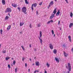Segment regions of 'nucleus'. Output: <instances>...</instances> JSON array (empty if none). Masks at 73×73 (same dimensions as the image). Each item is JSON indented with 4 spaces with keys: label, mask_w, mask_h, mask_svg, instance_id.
Listing matches in <instances>:
<instances>
[{
    "label": "nucleus",
    "mask_w": 73,
    "mask_h": 73,
    "mask_svg": "<svg viewBox=\"0 0 73 73\" xmlns=\"http://www.w3.org/2000/svg\"><path fill=\"white\" fill-rule=\"evenodd\" d=\"M3 53H6V50H3L2 51Z\"/></svg>",
    "instance_id": "nucleus-27"
},
{
    "label": "nucleus",
    "mask_w": 73,
    "mask_h": 73,
    "mask_svg": "<svg viewBox=\"0 0 73 73\" xmlns=\"http://www.w3.org/2000/svg\"><path fill=\"white\" fill-rule=\"evenodd\" d=\"M35 63H33V64H32V65H33V66H34V65H35Z\"/></svg>",
    "instance_id": "nucleus-50"
},
{
    "label": "nucleus",
    "mask_w": 73,
    "mask_h": 73,
    "mask_svg": "<svg viewBox=\"0 0 73 73\" xmlns=\"http://www.w3.org/2000/svg\"><path fill=\"white\" fill-rule=\"evenodd\" d=\"M60 24V21H58V25H59V24Z\"/></svg>",
    "instance_id": "nucleus-42"
},
{
    "label": "nucleus",
    "mask_w": 73,
    "mask_h": 73,
    "mask_svg": "<svg viewBox=\"0 0 73 73\" xmlns=\"http://www.w3.org/2000/svg\"><path fill=\"white\" fill-rule=\"evenodd\" d=\"M71 51H72V52H73V47L71 49Z\"/></svg>",
    "instance_id": "nucleus-46"
},
{
    "label": "nucleus",
    "mask_w": 73,
    "mask_h": 73,
    "mask_svg": "<svg viewBox=\"0 0 73 73\" xmlns=\"http://www.w3.org/2000/svg\"><path fill=\"white\" fill-rule=\"evenodd\" d=\"M32 60L30 58V61H31Z\"/></svg>",
    "instance_id": "nucleus-55"
},
{
    "label": "nucleus",
    "mask_w": 73,
    "mask_h": 73,
    "mask_svg": "<svg viewBox=\"0 0 73 73\" xmlns=\"http://www.w3.org/2000/svg\"><path fill=\"white\" fill-rule=\"evenodd\" d=\"M57 1L56 0H55V1Z\"/></svg>",
    "instance_id": "nucleus-57"
},
{
    "label": "nucleus",
    "mask_w": 73,
    "mask_h": 73,
    "mask_svg": "<svg viewBox=\"0 0 73 73\" xmlns=\"http://www.w3.org/2000/svg\"><path fill=\"white\" fill-rule=\"evenodd\" d=\"M11 9L10 8H7L6 9V11H5V12H11Z\"/></svg>",
    "instance_id": "nucleus-3"
},
{
    "label": "nucleus",
    "mask_w": 73,
    "mask_h": 73,
    "mask_svg": "<svg viewBox=\"0 0 73 73\" xmlns=\"http://www.w3.org/2000/svg\"><path fill=\"white\" fill-rule=\"evenodd\" d=\"M59 15H60V10H59L58 11V12H57L56 14V16H59Z\"/></svg>",
    "instance_id": "nucleus-16"
},
{
    "label": "nucleus",
    "mask_w": 73,
    "mask_h": 73,
    "mask_svg": "<svg viewBox=\"0 0 73 73\" xmlns=\"http://www.w3.org/2000/svg\"><path fill=\"white\" fill-rule=\"evenodd\" d=\"M17 68H16L15 69V72L16 73H17Z\"/></svg>",
    "instance_id": "nucleus-25"
},
{
    "label": "nucleus",
    "mask_w": 73,
    "mask_h": 73,
    "mask_svg": "<svg viewBox=\"0 0 73 73\" xmlns=\"http://www.w3.org/2000/svg\"><path fill=\"white\" fill-rule=\"evenodd\" d=\"M31 9L32 11H33V5H32L31 6Z\"/></svg>",
    "instance_id": "nucleus-30"
},
{
    "label": "nucleus",
    "mask_w": 73,
    "mask_h": 73,
    "mask_svg": "<svg viewBox=\"0 0 73 73\" xmlns=\"http://www.w3.org/2000/svg\"><path fill=\"white\" fill-rule=\"evenodd\" d=\"M32 5H33V6L34 7H37V3H34L32 4Z\"/></svg>",
    "instance_id": "nucleus-13"
},
{
    "label": "nucleus",
    "mask_w": 73,
    "mask_h": 73,
    "mask_svg": "<svg viewBox=\"0 0 73 73\" xmlns=\"http://www.w3.org/2000/svg\"><path fill=\"white\" fill-rule=\"evenodd\" d=\"M50 21V23H53V21L52 20H51Z\"/></svg>",
    "instance_id": "nucleus-37"
},
{
    "label": "nucleus",
    "mask_w": 73,
    "mask_h": 73,
    "mask_svg": "<svg viewBox=\"0 0 73 73\" xmlns=\"http://www.w3.org/2000/svg\"><path fill=\"white\" fill-rule=\"evenodd\" d=\"M46 65L48 68H49V67L50 66V64H49L48 62L46 63Z\"/></svg>",
    "instance_id": "nucleus-20"
},
{
    "label": "nucleus",
    "mask_w": 73,
    "mask_h": 73,
    "mask_svg": "<svg viewBox=\"0 0 73 73\" xmlns=\"http://www.w3.org/2000/svg\"><path fill=\"white\" fill-rule=\"evenodd\" d=\"M9 57H7L6 58V60H9Z\"/></svg>",
    "instance_id": "nucleus-28"
},
{
    "label": "nucleus",
    "mask_w": 73,
    "mask_h": 73,
    "mask_svg": "<svg viewBox=\"0 0 73 73\" xmlns=\"http://www.w3.org/2000/svg\"><path fill=\"white\" fill-rule=\"evenodd\" d=\"M17 9H19V11H20L21 10V9L19 7H18Z\"/></svg>",
    "instance_id": "nucleus-33"
},
{
    "label": "nucleus",
    "mask_w": 73,
    "mask_h": 73,
    "mask_svg": "<svg viewBox=\"0 0 73 73\" xmlns=\"http://www.w3.org/2000/svg\"><path fill=\"white\" fill-rule=\"evenodd\" d=\"M29 27L30 28H31L32 27V25L31 24H30L29 25Z\"/></svg>",
    "instance_id": "nucleus-34"
},
{
    "label": "nucleus",
    "mask_w": 73,
    "mask_h": 73,
    "mask_svg": "<svg viewBox=\"0 0 73 73\" xmlns=\"http://www.w3.org/2000/svg\"><path fill=\"white\" fill-rule=\"evenodd\" d=\"M57 51L56 49L54 50L53 51V52L54 53V54H56V53H57Z\"/></svg>",
    "instance_id": "nucleus-15"
},
{
    "label": "nucleus",
    "mask_w": 73,
    "mask_h": 73,
    "mask_svg": "<svg viewBox=\"0 0 73 73\" xmlns=\"http://www.w3.org/2000/svg\"><path fill=\"white\" fill-rule=\"evenodd\" d=\"M2 3L3 5L5 4V0H2Z\"/></svg>",
    "instance_id": "nucleus-11"
},
{
    "label": "nucleus",
    "mask_w": 73,
    "mask_h": 73,
    "mask_svg": "<svg viewBox=\"0 0 73 73\" xmlns=\"http://www.w3.org/2000/svg\"><path fill=\"white\" fill-rule=\"evenodd\" d=\"M64 46H65L64 45H63Z\"/></svg>",
    "instance_id": "nucleus-61"
},
{
    "label": "nucleus",
    "mask_w": 73,
    "mask_h": 73,
    "mask_svg": "<svg viewBox=\"0 0 73 73\" xmlns=\"http://www.w3.org/2000/svg\"><path fill=\"white\" fill-rule=\"evenodd\" d=\"M70 70H69V71H68V72H67V73H70Z\"/></svg>",
    "instance_id": "nucleus-48"
},
{
    "label": "nucleus",
    "mask_w": 73,
    "mask_h": 73,
    "mask_svg": "<svg viewBox=\"0 0 73 73\" xmlns=\"http://www.w3.org/2000/svg\"><path fill=\"white\" fill-rule=\"evenodd\" d=\"M50 23V21H48L47 23V24H49V23Z\"/></svg>",
    "instance_id": "nucleus-40"
},
{
    "label": "nucleus",
    "mask_w": 73,
    "mask_h": 73,
    "mask_svg": "<svg viewBox=\"0 0 73 73\" xmlns=\"http://www.w3.org/2000/svg\"><path fill=\"white\" fill-rule=\"evenodd\" d=\"M53 5V1H51L50 3L49 7H50V5Z\"/></svg>",
    "instance_id": "nucleus-8"
},
{
    "label": "nucleus",
    "mask_w": 73,
    "mask_h": 73,
    "mask_svg": "<svg viewBox=\"0 0 73 73\" xmlns=\"http://www.w3.org/2000/svg\"><path fill=\"white\" fill-rule=\"evenodd\" d=\"M55 15L54 14H53V13L52 14L51 16L50 17V19H52L53 17H55Z\"/></svg>",
    "instance_id": "nucleus-6"
},
{
    "label": "nucleus",
    "mask_w": 73,
    "mask_h": 73,
    "mask_svg": "<svg viewBox=\"0 0 73 73\" xmlns=\"http://www.w3.org/2000/svg\"><path fill=\"white\" fill-rule=\"evenodd\" d=\"M11 60H13V58H11Z\"/></svg>",
    "instance_id": "nucleus-56"
},
{
    "label": "nucleus",
    "mask_w": 73,
    "mask_h": 73,
    "mask_svg": "<svg viewBox=\"0 0 73 73\" xmlns=\"http://www.w3.org/2000/svg\"><path fill=\"white\" fill-rule=\"evenodd\" d=\"M9 19V17L8 16H6L5 17V20H8Z\"/></svg>",
    "instance_id": "nucleus-23"
},
{
    "label": "nucleus",
    "mask_w": 73,
    "mask_h": 73,
    "mask_svg": "<svg viewBox=\"0 0 73 73\" xmlns=\"http://www.w3.org/2000/svg\"><path fill=\"white\" fill-rule=\"evenodd\" d=\"M65 1L67 3H68V0H65Z\"/></svg>",
    "instance_id": "nucleus-41"
},
{
    "label": "nucleus",
    "mask_w": 73,
    "mask_h": 73,
    "mask_svg": "<svg viewBox=\"0 0 73 73\" xmlns=\"http://www.w3.org/2000/svg\"><path fill=\"white\" fill-rule=\"evenodd\" d=\"M70 16L71 17H73V13H72V12H70Z\"/></svg>",
    "instance_id": "nucleus-22"
},
{
    "label": "nucleus",
    "mask_w": 73,
    "mask_h": 73,
    "mask_svg": "<svg viewBox=\"0 0 73 73\" xmlns=\"http://www.w3.org/2000/svg\"><path fill=\"white\" fill-rule=\"evenodd\" d=\"M21 47L23 50H24V49H25V48H24V47L23 46H21Z\"/></svg>",
    "instance_id": "nucleus-26"
},
{
    "label": "nucleus",
    "mask_w": 73,
    "mask_h": 73,
    "mask_svg": "<svg viewBox=\"0 0 73 73\" xmlns=\"http://www.w3.org/2000/svg\"><path fill=\"white\" fill-rule=\"evenodd\" d=\"M35 65L36 66H40V62L38 61L36 62Z\"/></svg>",
    "instance_id": "nucleus-7"
},
{
    "label": "nucleus",
    "mask_w": 73,
    "mask_h": 73,
    "mask_svg": "<svg viewBox=\"0 0 73 73\" xmlns=\"http://www.w3.org/2000/svg\"><path fill=\"white\" fill-rule=\"evenodd\" d=\"M16 63V61L15 60H14L13 61V64L15 65Z\"/></svg>",
    "instance_id": "nucleus-29"
},
{
    "label": "nucleus",
    "mask_w": 73,
    "mask_h": 73,
    "mask_svg": "<svg viewBox=\"0 0 73 73\" xmlns=\"http://www.w3.org/2000/svg\"><path fill=\"white\" fill-rule=\"evenodd\" d=\"M8 67L9 68H11V66L9 64L8 65Z\"/></svg>",
    "instance_id": "nucleus-38"
},
{
    "label": "nucleus",
    "mask_w": 73,
    "mask_h": 73,
    "mask_svg": "<svg viewBox=\"0 0 73 73\" xmlns=\"http://www.w3.org/2000/svg\"><path fill=\"white\" fill-rule=\"evenodd\" d=\"M50 48L51 49H53V45H52V44L50 43L49 45Z\"/></svg>",
    "instance_id": "nucleus-5"
},
{
    "label": "nucleus",
    "mask_w": 73,
    "mask_h": 73,
    "mask_svg": "<svg viewBox=\"0 0 73 73\" xmlns=\"http://www.w3.org/2000/svg\"><path fill=\"white\" fill-rule=\"evenodd\" d=\"M25 3H26L27 4H28V3H29L27 1H26V0H25Z\"/></svg>",
    "instance_id": "nucleus-31"
},
{
    "label": "nucleus",
    "mask_w": 73,
    "mask_h": 73,
    "mask_svg": "<svg viewBox=\"0 0 73 73\" xmlns=\"http://www.w3.org/2000/svg\"><path fill=\"white\" fill-rule=\"evenodd\" d=\"M51 32H52V35H54V31H53V30H52Z\"/></svg>",
    "instance_id": "nucleus-32"
},
{
    "label": "nucleus",
    "mask_w": 73,
    "mask_h": 73,
    "mask_svg": "<svg viewBox=\"0 0 73 73\" xmlns=\"http://www.w3.org/2000/svg\"><path fill=\"white\" fill-rule=\"evenodd\" d=\"M20 33L21 34H22V32H20Z\"/></svg>",
    "instance_id": "nucleus-53"
},
{
    "label": "nucleus",
    "mask_w": 73,
    "mask_h": 73,
    "mask_svg": "<svg viewBox=\"0 0 73 73\" xmlns=\"http://www.w3.org/2000/svg\"><path fill=\"white\" fill-rule=\"evenodd\" d=\"M12 5L14 7H17V5L15 4H14L13 3L12 4Z\"/></svg>",
    "instance_id": "nucleus-21"
},
{
    "label": "nucleus",
    "mask_w": 73,
    "mask_h": 73,
    "mask_svg": "<svg viewBox=\"0 0 73 73\" xmlns=\"http://www.w3.org/2000/svg\"><path fill=\"white\" fill-rule=\"evenodd\" d=\"M42 2H40L39 3L40 5H42Z\"/></svg>",
    "instance_id": "nucleus-36"
},
{
    "label": "nucleus",
    "mask_w": 73,
    "mask_h": 73,
    "mask_svg": "<svg viewBox=\"0 0 73 73\" xmlns=\"http://www.w3.org/2000/svg\"><path fill=\"white\" fill-rule=\"evenodd\" d=\"M39 36H40L38 37V38L39 39L40 41V42L41 43V45L42 44V39H41V38L42 37V32L40 31L39 33Z\"/></svg>",
    "instance_id": "nucleus-1"
},
{
    "label": "nucleus",
    "mask_w": 73,
    "mask_h": 73,
    "mask_svg": "<svg viewBox=\"0 0 73 73\" xmlns=\"http://www.w3.org/2000/svg\"><path fill=\"white\" fill-rule=\"evenodd\" d=\"M41 23L38 24V27H40L41 26Z\"/></svg>",
    "instance_id": "nucleus-24"
},
{
    "label": "nucleus",
    "mask_w": 73,
    "mask_h": 73,
    "mask_svg": "<svg viewBox=\"0 0 73 73\" xmlns=\"http://www.w3.org/2000/svg\"><path fill=\"white\" fill-rule=\"evenodd\" d=\"M0 32L1 34H2V33H3V30L2 29H1Z\"/></svg>",
    "instance_id": "nucleus-35"
},
{
    "label": "nucleus",
    "mask_w": 73,
    "mask_h": 73,
    "mask_svg": "<svg viewBox=\"0 0 73 73\" xmlns=\"http://www.w3.org/2000/svg\"><path fill=\"white\" fill-rule=\"evenodd\" d=\"M55 36V34H54V36Z\"/></svg>",
    "instance_id": "nucleus-60"
},
{
    "label": "nucleus",
    "mask_w": 73,
    "mask_h": 73,
    "mask_svg": "<svg viewBox=\"0 0 73 73\" xmlns=\"http://www.w3.org/2000/svg\"><path fill=\"white\" fill-rule=\"evenodd\" d=\"M68 65L70 71H71V66L70 65V64L69 63H68Z\"/></svg>",
    "instance_id": "nucleus-4"
},
{
    "label": "nucleus",
    "mask_w": 73,
    "mask_h": 73,
    "mask_svg": "<svg viewBox=\"0 0 73 73\" xmlns=\"http://www.w3.org/2000/svg\"><path fill=\"white\" fill-rule=\"evenodd\" d=\"M24 57H23L22 58V61H24Z\"/></svg>",
    "instance_id": "nucleus-39"
},
{
    "label": "nucleus",
    "mask_w": 73,
    "mask_h": 73,
    "mask_svg": "<svg viewBox=\"0 0 73 73\" xmlns=\"http://www.w3.org/2000/svg\"><path fill=\"white\" fill-rule=\"evenodd\" d=\"M36 72H37V71H36V70L34 72V73H36Z\"/></svg>",
    "instance_id": "nucleus-47"
},
{
    "label": "nucleus",
    "mask_w": 73,
    "mask_h": 73,
    "mask_svg": "<svg viewBox=\"0 0 73 73\" xmlns=\"http://www.w3.org/2000/svg\"><path fill=\"white\" fill-rule=\"evenodd\" d=\"M8 15H9V13H8Z\"/></svg>",
    "instance_id": "nucleus-58"
},
{
    "label": "nucleus",
    "mask_w": 73,
    "mask_h": 73,
    "mask_svg": "<svg viewBox=\"0 0 73 73\" xmlns=\"http://www.w3.org/2000/svg\"><path fill=\"white\" fill-rule=\"evenodd\" d=\"M36 72H39V71L38 70H37L36 71Z\"/></svg>",
    "instance_id": "nucleus-52"
},
{
    "label": "nucleus",
    "mask_w": 73,
    "mask_h": 73,
    "mask_svg": "<svg viewBox=\"0 0 73 73\" xmlns=\"http://www.w3.org/2000/svg\"><path fill=\"white\" fill-rule=\"evenodd\" d=\"M11 25H9L7 27V29L8 31H9L10 29H11Z\"/></svg>",
    "instance_id": "nucleus-18"
},
{
    "label": "nucleus",
    "mask_w": 73,
    "mask_h": 73,
    "mask_svg": "<svg viewBox=\"0 0 73 73\" xmlns=\"http://www.w3.org/2000/svg\"><path fill=\"white\" fill-rule=\"evenodd\" d=\"M1 48V44H0V49Z\"/></svg>",
    "instance_id": "nucleus-54"
},
{
    "label": "nucleus",
    "mask_w": 73,
    "mask_h": 73,
    "mask_svg": "<svg viewBox=\"0 0 73 73\" xmlns=\"http://www.w3.org/2000/svg\"><path fill=\"white\" fill-rule=\"evenodd\" d=\"M29 46L30 48H31V44H30L29 45Z\"/></svg>",
    "instance_id": "nucleus-49"
},
{
    "label": "nucleus",
    "mask_w": 73,
    "mask_h": 73,
    "mask_svg": "<svg viewBox=\"0 0 73 73\" xmlns=\"http://www.w3.org/2000/svg\"><path fill=\"white\" fill-rule=\"evenodd\" d=\"M25 66L26 67L27 66V63H25Z\"/></svg>",
    "instance_id": "nucleus-45"
},
{
    "label": "nucleus",
    "mask_w": 73,
    "mask_h": 73,
    "mask_svg": "<svg viewBox=\"0 0 73 73\" xmlns=\"http://www.w3.org/2000/svg\"><path fill=\"white\" fill-rule=\"evenodd\" d=\"M60 30H61V28L60 29Z\"/></svg>",
    "instance_id": "nucleus-59"
},
{
    "label": "nucleus",
    "mask_w": 73,
    "mask_h": 73,
    "mask_svg": "<svg viewBox=\"0 0 73 73\" xmlns=\"http://www.w3.org/2000/svg\"><path fill=\"white\" fill-rule=\"evenodd\" d=\"M44 73H47V72H46V71L45 70H44Z\"/></svg>",
    "instance_id": "nucleus-43"
},
{
    "label": "nucleus",
    "mask_w": 73,
    "mask_h": 73,
    "mask_svg": "<svg viewBox=\"0 0 73 73\" xmlns=\"http://www.w3.org/2000/svg\"><path fill=\"white\" fill-rule=\"evenodd\" d=\"M55 60L58 63L59 62V60L58 59V58L57 57H55Z\"/></svg>",
    "instance_id": "nucleus-12"
},
{
    "label": "nucleus",
    "mask_w": 73,
    "mask_h": 73,
    "mask_svg": "<svg viewBox=\"0 0 73 73\" xmlns=\"http://www.w3.org/2000/svg\"><path fill=\"white\" fill-rule=\"evenodd\" d=\"M68 38H69L70 42H72V40H71V36H69L68 37Z\"/></svg>",
    "instance_id": "nucleus-17"
},
{
    "label": "nucleus",
    "mask_w": 73,
    "mask_h": 73,
    "mask_svg": "<svg viewBox=\"0 0 73 73\" xmlns=\"http://www.w3.org/2000/svg\"><path fill=\"white\" fill-rule=\"evenodd\" d=\"M73 23H70L69 25V27L70 28L72 27H73Z\"/></svg>",
    "instance_id": "nucleus-10"
},
{
    "label": "nucleus",
    "mask_w": 73,
    "mask_h": 73,
    "mask_svg": "<svg viewBox=\"0 0 73 73\" xmlns=\"http://www.w3.org/2000/svg\"><path fill=\"white\" fill-rule=\"evenodd\" d=\"M22 12H23L25 14H27L26 12V11H27V9L25 7H23L22 9Z\"/></svg>",
    "instance_id": "nucleus-2"
},
{
    "label": "nucleus",
    "mask_w": 73,
    "mask_h": 73,
    "mask_svg": "<svg viewBox=\"0 0 73 73\" xmlns=\"http://www.w3.org/2000/svg\"><path fill=\"white\" fill-rule=\"evenodd\" d=\"M48 8H49V7H48Z\"/></svg>",
    "instance_id": "nucleus-62"
},
{
    "label": "nucleus",
    "mask_w": 73,
    "mask_h": 73,
    "mask_svg": "<svg viewBox=\"0 0 73 73\" xmlns=\"http://www.w3.org/2000/svg\"><path fill=\"white\" fill-rule=\"evenodd\" d=\"M38 11H36V14L38 15Z\"/></svg>",
    "instance_id": "nucleus-44"
},
{
    "label": "nucleus",
    "mask_w": 73,
    "mask_h": 73,
    "mask_svg": "<svg viewBox=\"0 0 73 73\" xmlns=\"http://www.w3.org/2000/svg\"><path fill=\"white\" fill-rule=\"evenodd\" d=\"M24 24V23H23V22H20L19 24L20 26V27H21V26H23Z\"/></svg>",
    "instance_id": "nucleus-14"
},
{
    "label": "nucleus",
    "mask_w": 73,
    "mask_h": 73,
    "mask_svg": "<svg viewBox=\"0 0 73 73\" xmlns=\"http://www.w3.org/2000/svg\"><path fill=\"white\" fill-rule=\"evenodd\" d=\"M64 54L65 57H67V56H68V54L66 53L65 52H64Z\"/></svg>",
    "instance_id": "nucleus-19"
},
{
    "label": "nucleus",
    "mask_w": 73,
    "mask_h": 73,
    "mask_svg": "<svg viewBox=\"0 0 73 73\" xmlns=\"http://www.w3.org/2000/svg\"><path fill=\"white\" fill-rule=\"evenodd\" d=\"M28 72H30V69H29Z\"/></svg>",
    "instance_id": "nucleus-51"
},
{
    "label": "nucleus",
    "mask_w": 73,
    "mask_h": 73,
    "mask_svg": "<svg viewBox=\"0 0 73 73\" xmlns=\"http://www.w3.org/2000/svg\"><path fill=\"white\" fill-rule=\"evenodd\" d=\"M56 12H57V11H56V9H55L52 13H53V14H54V15H55V14L56 13Z\"/></svg>",
    "instance_id": "nucleus-9"
}]
</instances>
